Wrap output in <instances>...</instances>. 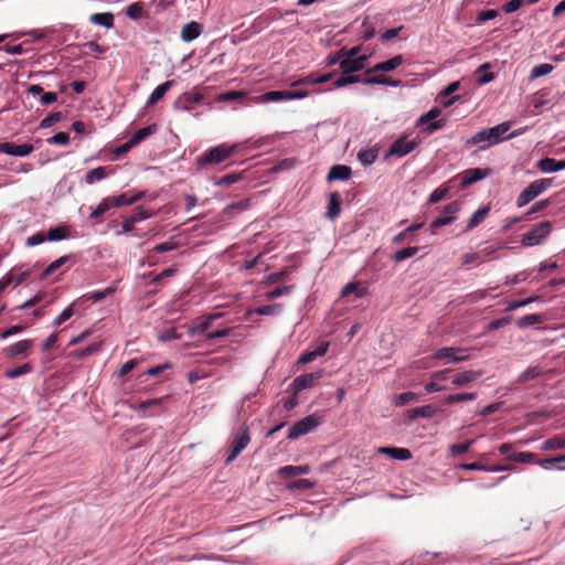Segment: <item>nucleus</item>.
<instances>
[{"label":"nucleus","instance_id":"obj_1","mask_svg":"<svg viewBox=\"0 0 565 565\" xmlns=\"http://www.w3.org/2000/svg\"><path fill=\"white\" fill-rule=\"evenodd\" d=\"M511 124L505 121L491 128L482 129L467 139L466 145L482 143L479 150H484L490 146L507 140V132L510 130Z\"/></svg>","mask_w":565,"mask_h":565},{"label":"nucleus","instance_id":"obj_2","mask_svg":"<svg viewBox=\"0 0 565 565\" xmlns=\"http://www.w3.org/2000/svg\"><path fill=\"white\" fill-rule=\"evenodd\" d=\"M238 149V145L221 143L207 150L203 156L198 158V164H218L230 158Z\"/></svg>","mask_w":565,"mask_h":565},{"label":"nucleus","instance_id":"obj_3","mask_svg":"<svg viewBox=\"0 0 565 565\" xmlns=\"http://www.w3.org/2000/svg\"><path fill=\"white\" fill-rule=\"evenodd\" d=\"M554 182L553 178L537 179L531 182L516 198V206L523 207L527 205L535 198L541 195Z\"/></svg>","mask_w":565,"mask_h":565},{"label":"nucleus","instance_id":"obj_4","mask_svg":"<svg viewBox=\"0 0 565 565\" xmlns=\"http://www.w3.org/2000/svg\"><path fill=\"white\" fill-rule=\"evenodd\" d=\"M553 225L550 221H543L532 227L530 232L523 235L521 244L524 247L540 245L552 232Z\"/></svg>","mask_w":565,"mask_h":565},{"label":"nucleus","instance_id":"obj_5","mask_svg":"<svg viewBox=\"0 0 565 565\" xmlns=\"http://www.w3.org/2000/svg\"><path fill=\"white\" fill-rule=\"evenodd\" d=\"M319 423L320 422L318 417L315 415H308L289 427L287 438L297 439L301 436H305L318 427Z\"/></svg>","mask_w":565,"mask_h":565},{"label":"nucleus","instance_id":"obj_6","mask_svg":"<svg viewBox=\"0 0 565 565\" xmlns=\"http://www.w3.org/2000/svg\"><path fill=\"white\" fill-rule=\"evenodd\" d=\"M434 358L437 360H446V363H459L467 361L469 355L463 348L444 347L435 352Z\"/></svg>","mask_w":565,"mask_h":565},{"label":"nucleus","instance_id":"obj_7","mask_svg":"<svg viewBox=\"0 0 565 565\" xmlns=\"http://www.w3.org/2000/svg\"><path fill=\"white\" fill-rule=\"evenodd\" d=\"M417 145L418 142L415 139H408L406 136H402L391 145L386 156L396 158L405 157L411 153Z\"/></svg>","mask_w":565,"mask_h":565},{"label":"nucleus","instance_id":"obj_8","mask_svg":"<svg viewBox=\"0 0 565 565\" xmlns=\"http://www.w3.org/2000/svg\"><path fill=\"white\" fill-rule=\"evenodd\" d=\"M250 441L248 428L244 427L239 435H237L232 441L230 452L226 457L225 462L228 465L234 461L237 456L248 446Z\"/></svg>","mask_w":565,"mask_h":565},{"label":"nucleus","instance_id":"obj_9","mask_svg":"<svg viewBox=\"0 0 565 565\" xmlns=\"http://www.w3.org/2000/svg\"><path fill=\"white\" fill-rule=\"evenodd\" d=\"M440 114H441V110L439 108H437V107L431 108L429 111H427L426 114L422 115L418 118L417 125L422 126V125L428 124L424 128V131L427 132V134H431V132H434V131H436L438 129H441L446 125L444 119L433 121Z\"/></svg>","mask_w":565,"mask_h":565},{"label":"nucleus","instance_id":"obj_10","mask_svg":"<svg viewBox=\"0 0 565 565\" xmlns=\"http://www.w3.org/2000/svg\"><path fill=\"white\" fill-rule=\"evenodd\" d=\"M321 376L322 372L301 374L292 381L290 387L295 391V394H298L303 390L313 387Z\"/></svg>","mask_w":565,"mask_h":565},{"label":"nucleus","instance_id":"obj_11","mask_svg":"<svg viewBox=\"0 0 565 565\" xmlns=\"http://www.w3.org/2000/svg\"><path fill=\"white\" fill-rule=\"evenodd\" d=\"M34 150L30 143L15 145L14 142H1L0 152L14 156V157H26Z\"/></svg>","mask_w":565,"mask_h":565},{"label":"nucleus","instance_id":"obj_12","mask_svg":"<svg viewBox=\"0 0 565 565\" xmlns=\"http://www.w3.org/2000/svg\"><path fill=\"white\" fill-rule=\"evenodd\" d=\"M492 170L490 168H471L463 172L461 178V185L467 186L471 185L478 181L483 180L484 178L491 175Z\"/></svg>","mask_w":565,"mask_h":565},{"label":"nucleus","instance_id":"obj_13","mask_svg":"<svg viewBox=\"0 0 565 565\" xmlns=\"http://www.w3.org/2000/svg\"><path fill=\"white\" fill-rule=\"evenodd\" d=\"M451 370L446 369L441 371L434 372L430 375V382L425 385V391L427 393L440 392L446 390V386L441 385V382L446 381L450 374Z\"/></svg>","mask_w":565,"mask_h":565},{"label":"nucleus","instance_id":"obj_14","mask_svg":"<svg viewBox=\"0 0 565 565\" xmlns=\"http://www.w3.org/2000/svg\"><path fill=\"white\" fill-rule=\"evenodd\" d=\"M536 168L543 173H553L564 170L565 161L545 157L536 162Z\"/></svg>","mask_w":565,"mask_h":565},{"label":"nucleus","instance_id":"obj_15","mask_svg":"<svg viewBox=\"0 0 565 565\" xmlns=\"http://www.w3.org/2000/svg\"><path fill=\"white\" fill-rule=\"evenodd\" d=\"M341 194L339 192H331L329 194V204L326 212V217L333 221L341 213Z\"/></svg>","mask_w":565,"mask_h":565},{"label":"nucleus","instance_id":"obj_16","mask_svg":"<svg viewBox=\"0 0 565 565\" xmlns=\"http://www.w3.org/2000/svg\"><path fill=\"white\" fill-rule=\"evenodd\" d=\"M404 62L403 55H396L387 61L377 63L372 68H369L366 71L367 74H371L373 72H391L397 68L399 65H402Z\"/></svg>","mask_w":565,"mask_h":565},{"label":"nucleus","instance_id":"obj_17","mask_svg":"<svg viewBox=\"0 0 565 565\" xmlns=\"http://www.w3.org/2000/svg\"><path fill=\"white\" fill-rule=\"evenodd\" d=\"M379 452L401 461H405L412 458L411 450L403 447H381L379 448Z\"/></svg>","mask_w":565,"mask_h":565},{"label":"nucleus","instance_id":"obj_18","mask_svg":"<svg viewBox=\"0 0 565 565\" xmlns=\"http://www.w3.org/2000/svg\"><path fill=\"white\" fill-rule=\"evenodd\" d=\"M352 170L349 166L345 164H335L331 167L329 170V173L327 175V181H344L348 180L351 177Z\"/></svg>","mask_w":565,"mask_h":565},{"label":"nucleus","instance_id":"obj_19","mask_svg":"<svg viewBox=\"0 0 565 565\" xmlns=\"http://www.w3.org/2000/svg\"><path fill=\"white\" fill-rule=\"evenodd\" d=\"M202 33V25L196 21L186 23L181 30V39L184 42H191L200 36Z\"/></svg>","mask_w":565,"mask_h":565},{"label":"nucleus","instance_id":"obj_20","mask_svg":"<svg viewBox=\"0 0 565 565\" xmlns=\"http://www.w3.org/2000/svg\"><path fill=\"white\" fill-rule=\"evenodd\" d=\"M110 172L111 170L108 167H97L87 171L84 181L86 184L92 185L104 180Z\"/></svg>","mask_w":565,"mask_h":565},{"label":"nucleus","instance_id":"obj_21","mask_svg":"<svg viewBox=\"0 0 565 565\" xmlns=\"http://www.w3.org/2000/svg\"><path fill=\"white\" fill-rule=\"evenodd\" d=\"M490 212V206H481L479 207L470 217V220L467 223V226L465 227L463 232H470L475 227H477L479 224L483 222V220L487 217V215Z\"/></svg>","mask_w":565,"mask_h":565},{"label":"nucleus","instance_id":"obj_22","mask_svg":"<svg viewBox=\"0 0 565 565\" xmlns=\"http://www.w3.org/2000/svg\"><path fill=\"white\" fill-rule=\"evenodd\" d=\"M173 81H167L162 83L161 85L157 86L152 93L150 94L147 106H152L156 103H158L160 99L163 98V96L167 94V92L173 86Z\"/></svg>","mask_w":565,"mask_h":565},{"label":"nucleus","instance_id":"obj_23","mask_svg":"<svg viewBox=\"0 0 565 565\" xmlns=\"http://www.w3.org/2000/svg\"><path fill=\"white\" fill-rule=\"evenodd\" d=\"M354 294L355 298H362L367 294V288L360 281L347 284L342 290L341 296L347 297Z\"/></svg>","mask_w":565,"mask_h":565},{"label":"nucleus","instance_id":"obj_24","mask_svg":"<svg viewBox=\"0 0 565 565\" xmlns=\"http://www.w3.org/2000/svg\"><path fill=\"white\" fill-rule=\"evenodd\" d=\"M438 412V407L434 405H425L408 411V418L416 419L418 417L430 418Z\"/></svg>","mask_w":565,"mask_h":565},{"label":"nucleus","instance_id":"obj_25","mask_svg":"<svg viewBox=\"0 0 565 565\" xmlns=\"http://www.w3.org/2000/svg\"><path fill=\"white\" fill-rule=\"evenodd\" d=\"M480 375H481V373L478 371H472V370L465 371V372L457 374L452 379L451 383L455 386H463L468 383L475 382L477 379H479Z\"/></svg>","mask_w":565,"mask_h":565},{"label":"nucleus","instance_id":"obj_26","mask_svg":"<svg viewBox=\"0 0 565 565\" xmlns=\"http://www.w3.org/2000/svg\"><path fill=\"white\" fill-rule=\"evenodd\" d=\"M508 460L524 465H534L536 462V454L530 451H519L508 455Z\"/></svg>","mask_w":565,"mask_h":565},{"label":"nucleus","instance_id":"obj_27","mask_svg":"<svg viewBox=\"0 0 565 565\" xmlns=\"http://www.w3.org/2000/svg\"><path fill=\"white\" fill-rule=\"evenodd\" d=\"M203 96L201 94H183L174 104V107L179 110H190L189 104L200 103Z\"/></svg>","mask_w":565,"mask_h":565},{"label":"nucleus","instance_id":"obj_28","mask_svg":"<svg viewBox=\"0 0 565 565\" xmlns=\"http://www.w3.org/2000/svg\"><path fill=\"white\" fill-rule=\"evenodd\" d=\"M89 21L106 29H111L114 26L115 18L110 12L94 13L89 17Z\"/></svg>","mask_w":565,"mask_h":565},{"label":"nucleus","instance_id":"obj_29","mask_svg":"<svg viewBox=\"0 0 565 565\" xmlns=\"http://www.w3.org/2000/svg\"><path fill=\"white\" fill-rule=\"evenodd\" d=\"M310 471V467L305 466H284L278 470L281 478L295 477L298 475H307Z\"/></svg>","mask_w":565,"mask_h":565},{"label":"nucleus","instance_id":"obj_30","mask_svg":"<svg viewBox=\"0 0 565 565\" xmlns=\"http://www.w3.org/2000/svg\"><path fill=\"white\" fill-rule=\"evenodd\" d=\"M33 345L32 340H22L10 345L6 351L8 356L13 358L26 353Z\"/></svg>","mask_w":565,"mask_h":565},{"label":"nucleus","instance_id":"obj_31","mask_svg":"<svg viewBox=\"0 0 565 565\" xmlns=\"http://www.w3.org/2000/svg\"><path fill=\"white\" fill-rule=\"evenodd\" d=\"M289 90H270L259 96V100L263 103L282 102L289 99Z\"/></svg>","mask_w":565,"mask_h":565},{"label":"nucleus","instance_id":"obj_32","mask_svg":"<svg viewBox=\"0 0 565 565\" xmlns=\"http://www.w3.org/2000/svg\"><path fill=\"white\" fill-rule=\"evenodd\" d=\"M157 131V125H149L147 127L138 129L131 137V145L137 146L142 140H145L147 137L151 136Z\"/></svg>","mask_w":565,"mask_h":565},{"label":"nucleus","instance_id":"obj_33","mask_svg":"<svg viewBox=\"0 0 565 565\" xmlns=\"http://www.w3.org/2000/svg\"><path fill=\"white\" fill-rule=\"evenodd\" d=\"M544 320L545 317L540 313L526 315L516 321V327L520 329H524L534 324H540L544 322Z\"/></svg>","mask_w":565,"mask_h":565},{"label":"nucleus","instance_id":"obj_34","mask_svg":"<svg viewBox=\"0 0 565 565\" xmlns=\"http://www.w3.org/2000/svg\"><path fill=\"white\" fill-rule=\"evenodd\" d=\"M565 448V438L562 436H554L546 439L540 447L543 451H553Z\"/></svg>","mask_w":565,"mask_h":565},{"label":"nucleus","instance_id":"obj_35","mask_svg":"<svg viewBox=\"0 0 565 565\" xmlns=\"http://www.w3.org/2000/svg\"><path fill=\"white\" fill-rule=\"evenodd\" d=\"M542 374V370L540 366H530L525 371L519 374L516 377V383H525L530 380H534Z\"/></svg>","mask_w":565,"mask_h":565},{"label":"nucleus","instance_id":"obj_36","mask_svg":"<svg viewBox=\"0 0 565 565\" xmlns=\"http://www.w3.org/2000/svg\"><path fill=\"white\" fill-rule=\"evenodd\" d=\"M282 311V305L280 303H273V305H266L257 307L254 312L259 316H278Z\"/></svg>","mask_w":565,"mask_h":565},{"label":"nucleus","instance_id":"obj_37","mask_svg":"<svg viewBox=\"0 0 565 565\" xmlns=\"http://www.w3.org/2000/svg\"><path fill=\"white\" fill-rule=\"evenodd\" d=\"M418 249H419V248H418L417 246H408V247H405V248H402V249L396 250V252L393 254L392 258H393L395 262L399 263V262H403V260H405V259H407V258L413 257L414 255H416V254H417V252H418Z\"/></svg>","mask_w":565,"mask_h":565},{"label":"nucleus","instance_id":"obj_38","mask_svg":"<svg viewBox=\"0 0 565 565\" xmlns=\"http://www.w3.org/2000/svg\"><path fill=\"white\" fill-rule=\"evenodd\" d=\"M221 317L220 313H213V315H210L203 322H201L200 324L198 326H193L189 329V334L190 335H193V334H196V333H203L205 331H207L210 329V326H211V321Z\"/></svg>","mask_w":565,"mask_h":565},{"label":"nucleus","instance_id":"obj_39","mask_svg":"<svg viewBox=\"0 0 565 565\" xmlns=\"http://www.w3.org/2000/svg\"><path fill=\"white\" fill-rule=\"evenodd\" d=\"M45 237L50 242L65 239L67 237V228L64 226L52 227L47 231Z\"/></svg>","mask_w":565,"mask_h":565},{"label":"nucleus","instance_id":"obj_40","mask_svg":"<svg viewBox=\"0 0 565 565\" xmlns=\"http://www.w3.org/2000/svg\"><path fill=\"white\" fill-rule=\"evenodd\" d=\"M126 14L128 18L132 20H138L147 17L143 7L140 2H135L128 6V8L126 9Z\"/></svg>","mask_w":565,"mask_h":565},{"label":"nucleus","instance_id":"obj_41","mask_svg":"<svg viewBox=\"0 0 565 565\" xmlns=\"http://www.w3.org/2000/svg\"><path fill=\"white\" fill-rule=\"evenodd\" d=\"M362 71L355 58H344L341 61V73L343 75L353 74Z\"/></svg>","mask_w":565,"mask_h":565},{"label":"nucleus","instance_id":"obj_42","mask_svg":"<svg viewBox=\"0 0 565 565\" xmlns=\"http://www.w3.org/2000/svg\"><path fill=\"white\" fill-rule=\"evenodd\" d=\"M477 398V393H458V394H451L448 395L445 398L446 404H454L459 402H466V401H473Z\"/></svg>","mask_w":565,"mask_h":565},{"label":"nucleus","instance_id":"obj_43","mask_svg":"<svg viewBox=\"0 0 565 565\" xmlns=\"http://www.w3.org/2000/svg\"><path fill=\"white\" fill-rule=\"evenodd\" d=\"M554 66L548 63H542L534 66L531 71L530 78L535 79L542 76L550 74L553 71Z\"/></svg>","mask_w":565,"mask_h":565},{"label":"nucleus","instance_id":"obj_44","mask_svg":"<svg viewBox=\"0 0 565 565\" xmlns=\"http://www.w3.org/2000/svg\"><path fill=\"white\" fill-rule=\"evenodd\" d=\"M111 207L110 198H105L100 201V203L92 210L90 218H98L104 215Z\"/></svg>","mask_w":565,"mask_h":565},{"label":"nucleus","instance_id":"obj_45","mask_svg":"<svg viewBox=\"0 0 565 565\" xmlns=\"http://www.w3.org/2000/svg\"><path fill=\"white\" fill-rule=\"evenodd\" d=\"M418 398L417 394L414 392H404L398 395H396L393 399V403L395 406L401 407L404 406L413 401H416Z\"/></svg>","mask_w":565,"mask_h":565},{"label":"nucleus","instance_id":"obj_46","mask_svg":"<svg viewBox=\"0 0 565 565\" xmlns=\"http://www.w3.org/2000/svg\"><path fill=\"white\" fill-rule=\"evenodd\" d=\"M71 258L70 255H64L56 260L52 262L43 271L42 277L45 278L50 275H52L55 270H57L60 267H62L64 264L68 262Z\"/></svg>","mask_w":565,"mask_h":565},{"label":"nucleus","instance_id":"obj_47","mask_svg":"<svg viewBox=\"0 0 565 565\" xmlns=\"http://www.w3.org/2000/svg\"><path fill=\"white\" fill-rule=\"evenodd\" d=\"M423 225H424L423 223L412 224L405 231H403V232L398 233L397 235H395L394 238H393V243L394 244H402L403 242H405L407 239L409 233L419 231L423 227Z\"/></svg>","mask_w":565,"mask_h":565},{"label":"nucleus","instance_id":"obj_48","mask_svg":"<svg viewBox=\"0 0 565 565\" xmlns=\"http://www.w3.org/2000/svg\"><path fill=\"white\" fill-rule=\"evenodd\" d=\"M115 291V287H107L104 290H97L89 294H86L83 296V298H87L88 300L93 302H98L106 298L108 295L113 294Z\"/></svg>","mask_w":565,"mask_h":565},{"label":"nucleus","instance_id":"obj_49","mask_svg":"<svg viewBox=\"0 0 565 565\" xmlns=\"http://www.w3.org/2000/svg\"><path fill=\"white\" fill-rule=\"evenodd\" d=\"M32 371V366L31 364L29 363H25L23 365H20L18 367H14V369H10V370H7L4 375L8 377V379H17L19 376H22L24 374H28Z\"/></svg>","mask_w":565,"mask_h":565},{"label":"nucleus","instance_id":"obj_50","mask_svg":"<svg viewBox=\"0 0 565 565\" xmlns=\"http://www.w3.org/2000/svg\"><path fill=\"white\" fill-rule=\"evenodd\" d=\"M294 289V286H278L275 287L273 290L266 292L265 297L268 300L276 299L286 295H289L291 290Z\"/></svg>","mask_w":565,"mask_h":565},{"label":"nucleus","instance_id":"obj_51","mask_svg":"<svg viewBox=\"0 0 565 565\" xmlns=\"http://www.w3.org/2000/svg\"><path fill=\"white\" fill-rule=\"evenodd\" d=\"M64 118V115L62 111H55V113H52L51 115H49L47 117H45L44 119L41 120L40 122V128L41 129H46V128H50L52 127L54 124L61 121L62 119Z\"/></svg>","mask_w":565,"mask_h":565},{"label":"nucleus","instance_id":"obj_52","mask_svg":"<svg viewBox=\"0 0 565 565\" xmlns=\"http://www.w3.org/2000/svg\"><path fill=\"white\" fill-rule=\"evenodd\" d=\"M100 349H102V342H94V343L87 345L86 348L75 352L74 356L76 359H84L88 355H92V354L100 351Z\"/></svg>","mask_w":565,"mask_h":565},{"label":"nucleus","instance_id":"obj_53","mask_svg":"<svg viewBox=\"0 0 565 565\" xmlns=\"http://www.w3.org/2000/svg\"><path fill=\"white\" fill-rule=\"evenodd\" d=\"M358 158L363 166H371L377 158V153L374 150H361L358 153Z\"/></svg>","mask_w":565,"mask_h":565},{"label":"nucleus","instance_id":"obj_54","mask_svg":"<svg viewBox=\"0 0 565 565\" xmlns=\"http://www.w3.org/2000/svg\"><path fill=\"white\" fill-rule=\"evenodd\" d=\"M361 28H362V35H361V38H362V40L364 42H366V41L371 40L372 38H374L376 31H375L374 25L369 21L367 18H365L363 20Z\"/></svg>","mask_w":565,"mask_h":565},{"label":"nucleus","instance_id":"obj_55","mask_svg":"<svg viewBox=\"0 0 565 565\" xmlns=\"http://www.w3.org/2000/svg\"><path fill=\"white\" fill-rule=\"evenodd\" d=\"M242 179V173H230L221 177L215 181V185L218 186H228L233 183H236Z\"/></svg>","mask_w":565,"mask_h":565},{"label":"nucleus","instance_id":"obj_56","mask_svg":"<svg viewBox=\"0 0 565 565\" xmlns=\"http://www.w3.org/2000/svg\"><path fill=\"white\" fill-rule=\"evenodd\" d=\"M473 443H475V440L470 439V440H467L466 443L454 444L450 446V454L452 456L462 455L469 450V448L473 445Z\"/></svg>","mask_w":565,"mask_h":565},{"label":"nucleus","instance_id":"obj_57","mask_svg":"<svg viewBox=\"0 0 565 565\" xmlns=\"http://www.w3.org/2000/svg\"><path fill=\"white\" fill-rule=\"evenodd\" d=\"M153 216L151 211L145 210L141 206L137 207L136 211L129 216L130 222L138 223L140 221L150 218Z\"/></svg>","mask_w":565,"mask_h":565},{"label":"nucleus","instance_id":"obj_58","mask_svg":"<svg viewBox=\"0 0 565 565\" xmlns=\"http://www.w3.org/2000/svg\"><path fill=\"white\" fill-rule=\"evenodd\" d=\"M76 302H73L72 305H70L67 308H65L53 321V326L54 327H57L60 324H62L63 322H65L66 320H68L73 315H74V309L73 307L75 306Z\"/></svg>","mask_w":565,"mask_h":565},{"label":"nucleus","instance_id":"obj_59","mask_svg":"<svg viewBox=\"0 0 565 565\" xmlns=\"http://www.w3.org/2000/svg\"><path fill=\"white\" fill-rule=\"evenodd\" d=\"M455 220H456V216H454V215H445V216L437 217L430 223V228L434 233L436 228L449 225V224L454 223Z\"/></svg>","mask_w":565,"mask_h":565},{"label":"nucleus","instance_id":"obj_60","mask_svg":"<svg viewBox=\"0 0 565 565\" xmlns=\"http://www.w3.org/2000/svg\"><path fill=\"white\" fill-rule=\"evenodd\" d=\"M178 247H179V244L171 239L169 242L157 244L153 247V252L158 253V254H163V253L172 252V250L177 249Z\"/></svg>","mask_w":565,"mask_h":565},{"label":"nucleus","instance_id":"obj_61","mask_svg":"<svg viewBox=\"0 0 565 565\" xmlns=\"http://www.w3.org/2000/svg\"><path fill=\"white\" fill-rule=\"evenodd\" d=\"M511 321H512V317L511 316H507V317H503V318H500V319L492 320V321H490L487 324V330L488 331H493V330L503 328V327L510 324Z\"/></svg>","mask_w":565,"mask_h":565},{"label":"nucleus","instance_id":"obj_62","mask_svg":"<svg viewBox=\"0 0 565 565\" xmlns=\"http://www.w3.org/2000/svg\"><path fill=\"white\" fill-rule=\"evenodd\" d=\"M245 96H246V94L243 92L228 90V92L221 93L218 95V100L220 102H233L236 99H243Z\"/></svg>","mask_w":565,"mask_h":565},{"label":"nucleus","instance_id":"obj_63","mask_svg":"<svg viewBox=\"0 0 565 565\" xmlns=\"http://www.w3.org/2000/svg\"><path fill=\"white\" fill-rule=\"evenodd\" d=\"M70 142V135L67 132L60 131L47 139L50 145L66 146Z\"/></svg>","mask_w":565,"mask_h":565},{"label":"nucleus","instance_id":"obj_64","mask_svg":"<svg viewBox=\"0 0 565 565\" xmlns=\"http://www.w3.org/2000/svg\"><path fill=\"white\" fill-rule=\"evenodd\" d=\"M110 203H111V206L119 207V206H124V205H131L132 201L128 193H122L120 195L110 198Z\"/></svg>","mask_w":565,"mask_h":565}]
</instances>
